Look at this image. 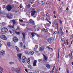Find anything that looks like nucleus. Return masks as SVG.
Masks as SVG:
<instances>
[{
    "label": "nucleus",
    "mask_w": 73,
    "mask_h": 73,
    "mask_svg": "<svg viewBox=\"0 0 73 73\" xmlns=\"http://www.w3.org/2000/svg\"><path fill=\"white\" fill-rule=\"evenodd\" d=\"M22 60L24 64H25L26 62H27L28 64H30V62H31V59L30 58H29L27 59L25 56H23L22 58Z\"/></svg>",
    "instance_id": "obj_1"
},
{
    "label": "nucleus",
    "mask_w": 73,
    "mask_h": 73,
    "mask_svg": "<svg viewBox=\"0 0 73 73\" xmlns=\"http://www.w3.org/2000/svg\"><path fill=\"white\" fill-rule=\"evenodd\" d=\"M55 24V27L56 28V27H57V28L58 27V23H56Z\"/></svg>",
    "instance_id": "obj_31"
},
{
    "label": "nucleus",
    "mask_w": 73,
    "mask_h": 73,
    "mask_svg": "<svg viewBox=\"0 0 73 73\" xmlns=\"http://www.w3.org/2000/svg\"><path fill=\"white\" fill-rule=\"evenodd\" d=\"M68 56L69 57V58H70V59H72V58H73V56H71H71L70 54H69L68 55Z\"/></svg>",
    "instance_id": "obj_27"
},
{
    "label": "nucleus",
    "mask_w": 73,
    "mask_h": 73,
    "mask_svg": "<svg viewBox=\"0 0 73 73\" xmlns=\"http://www.w3.org/2000/svg\"><path fill=\"white\" fill-rule=\"evenodd\" d=\"M19 21L22 23V22H23V20L19 19Z\"/></svg>",
    "instance_id": "obj_43"
},
{
    "label": "nucleus",
    "mask_w": 73,
    "mask_h": 73,
    "mask_svg": "<svg viewBox=\"0 0 73 73\" xmlns=\"http://www.w3.org/2000/svg\"><path fill=\"white\" fill-rule=\"evenodd\" d=\"M46 20L47 21H48H48H49L48 20V19H46Z\"/></svg>",
    "instance_id": "obj_62"
},
{
    "label": "nucleus",
    "mask_w": 73,
    "mask_h": 73,
    "mask_svg": "<svg viewBox=\"0 0 73 73\" xmlns=\"http://www.w3.org/2000/svg\"><path fill=\"white\" fill-rule=\"evenodd\" d=\"M17 56L19 57V59L21 60V54H18L17 55Z\"/></svg>",
    "instance_id": "obj_13"
},
{
    "label": "nucleus",
    "mask_w": 73,
    "mask_h": 73,
    "mask_svg": "<svg viewBox=\"0 0 73 73\" xmlns=\"http://www.w3.org/2000/svg\"><path fill=\"white\" fill-rule=\"evenodd\" d=\"M42 59H40L38 60V61L39 62H41V61H42Z\"/></svg>",
    "instance_id": "obj_36"
},
{
    "label": "nucleus",
    "mask_w": 73,
    "mask_h": 73,
    "mask_svg": "<svg viewBox=\"0 0 73 73\" xmlns=\"http://www.w3.org/2000/svg\"><path fill=\"white\" fill-rule=\"evenodd\" d=\"M25 71H26V72H27V73H28V70H27V69H25Z\"/></svg>",
    "instance_id": "obj_49"
},
{
    "label": "nucleus",
    "mask_w": 73,
    "mask_h": 73,
    "mask_svg": "<svg viewBox=\"0 0 73 73\" xmlns=\"http://www.w3.org/2000/svg\"><path fill=\"white\" fill-rule=\"evenodd\" d=\"M29 53L31 55H33L35 53V52L33 51H30Z\"/></svg>",
    "instance_id": "obj_14"
},
{
    "label": "nucleus",
    "mask_w": 73,
    "mask_h": 73,
    "mask_svg": "<svg viewBox=\"0 0 73 73\" xmlns=\"http://www.w3.org/2000/svg\"><path fill=\"white\" fill-rule=\"evenodd\" d=\"M58 69H56V73H57V71H58Z\"/></svg>",
    "instance_id": "obj_60"
},
{
    "label": "nucleus",
    "mask_w": 73,
    "mask_h": 73,
    "mask_svg": "<svg viewBox=\"0 0 73 73\" xmlns=\"http://www.w3.org/2000/svg\"><path fill=\"white\" fill-rule=\"evenodd\" d=\"M1 7H0V14H1L2 13H1Z\"/></svg>",
    "instance_id": "obj_46"
},
{
    "label": "nucleus",
    "mask_w": 73,
    "mask_h": 73,
    "mask_svg": "<svg viewBox=\"0 0 73 73\" xmlns=\"http://www.w3.org/2000/svg\"><path fill=\"white\" fill-rule=\"evenodd\" d=\"M46 67L48 69H50V65H49V64H46Z\"/></svg>",
    "instance_id": "obj_18"
},
{
    "label": "nucleus",
    "mask_w": 73,
    "mask_h": 73,
    "mask_svg": "<svg viewBox=\"0 0 73 73\" xmlns=\"http://www.w3.org/2000/svg\"><path fill=\"white\" fill-rule=\"evenodd\" d=\"M6 9L9 12L11 11L12 9V7L11 6V5H9L6 7Z\"/></svg>",
    "instance_id": "obj_4"
},
{
    "label": "nucleus",
    "mask_w": 73,
    "mask_h": 73,
    "mask_svg": "<svg viewBox=\"0 0 73 73\" xmlns=\"http://www.w3.org/2000/svg\"><path fill=\"white\" fill-rule=\"evenodd\" d=\"M33 73H39V71H36L35 72Z\"/></svg>",
    "instance_id": "obj_38"
},
{
    "label": "nucleus",
    "mask_w": 73,
    "mask_h": 73,
    "mask_svg": "<svg viewBox=\"0 0 73 73\" xmlns=\"http://www.w3.org/2000/svg\"><path fill=\"white\" fill-rule=\"evenodd\" d=\"M62 47L63 48H65V47L64 46V44H62Z\"/></svg>",
    "instance_id": "obj_47"
},
{
    "label": "nucleus",
    "mask_w": 73,
    "mask_h": 73,
    "mask_svg": "<svg viewBox=\"0 0 73 73\" xmlns=\"http://www.w3.org/2000/svg\"><path fill=\"white\" fill-rule=\"evenodd\" d=\"M5 32H7L8 31V29L5 27H4Z\"/></svg>",
    "instance_id": "obj_24"
},
{
    "label": "nucleus",
    "mask_w": 73,
    "mask_h": 73,
    "mask_svg": "<svg viewBox=\"0 0 73 73\" xmlns=\"http://www.w3.org/2000/svg\"><path fill=\"white\" fill-rule=\"evenodd\" d=\"M9 32L11 34H12V32H11V31H9Z\"/></svg>",
    "instance_id": "obj_63"
},
{
    "label": "nucleus",
    "mask_w": 73,
    "mask_h": 73,
    "mask_svg": "<svg viewBox=\"0 0 73 73\" xmlns=\"http://www.w3.org/2000/svg\"><path fill=\"white\" fill-rule=\"evenodd\" d=\"M13 40L14 42H17L18 41V39L16 37H14L13 38Z\"/></svg>",
    "instance_id": "obj_7"
},
{
    "label": "nucleus",
    "mask_w": 73,
    "mask_h": 73,
    "mask_svg": "<svg viewBox=\"0 0 73 73\" xmlns=\"http://www.w3.org/2000/svg\"><path fill=\"white\" fill-rule=\"evenodd\" d=\"M32 11H35V8H32Z\"/></svg>",
    "instance_id": "obj_41"
},
{
    "label": "nucleus",
    "mask_w": 73,
    "mask_h": 73,
    "mask_svg": "<svg viewBox=\"0 0 73 73\" xmlns=\"http://www.w3.org/2000/svg\"><path fill=\"white\" fill-rule=\"evenodd\" d=\"M16 72L17 73H21V67H19L17 68Z\"/></svg>",
    "instance_id": "obj_5"
},
{
    "label": "nucleus",
    "mask_w": 73,
    "mask_h": 73,
    "mask_svg": "<svg viewBox=\"0 0 73 73\" xmlns=\"http://www.w3.org/2000/svg\"><path fill=\"white\" fill-rule=\"evenodd\" d=\"M38 45H36L35 46V47L36 48H34L33 49V50H34V51H36V49H37V48H38Z\"/></svg>",
    "instance_id": "obj_23"
},
{
    "label": "nucleus",
    "mask_w": 73,
    "mask_h": 73,
    "mask_svg": "<svg viewBox=\"0 0 73 73\" xmlns=\"http://www.w3.org/2000/svg\"><path fill=\"white\" fill-rule=\"evenodd\" d=\"M60 30L61 32H62V28H61V27H60Z\"/></svg>",
    "instance_id": "obj_48"
},
{
    "label": "nucleus",
    "mask_w": 73,
    "mask_h": 73,
    "mask_svg": "<svg viewBox=\"0 0 73 73\" xmlns=\"http://www.w3.org/2000/svg\"><path fill=\"white\" fill-rule=\"evenodd\" d=\"M0 69L1 70V72H3V71L4 70L3 68L2 67H1V66H0Z\"/></svg>",
    "instance_id": "obj_34"
},
{
    "label": "nucleus",
    "mask_w": 73,
    "mask_h": 73,
    "mask_svg": "<svg viewBox=\"0 0 73 73\" xmlns=\"http://www.w3.org/2000/svg\"><path fill=\"white\" fill-rule=\"evenodd\" d=\"M44 57H46V56L45 55H44V54H43Z\"/></svg>",
    "instance_id": "obj_64"
},
{
    "label": "nucleus",
    "mask_w": 73,
    "mask_h": 73,
    "mask_svg": "<svg viewBox=\"0 0 73 73\" xmlns=\"http://www.w3.org/2000/svg\"><path fill=\"white\" fill-rule=\"evenodd\" d=\"M57 21H56L54 23V24H57Z\"/></svg>",
    "instance_id": "obj_45"
},
{
    "label": "nucleus",
    "mask_w": 73,
    "mask_h": 73,
    "mask_svg": "<svg viewBox=\"0 0 73 73\" xmlns=\"http://www.w3.org/2000/svg\"><path fill=\"white\" fill-rule=\"evenodd\" d=\"M9 64H11V65H12V64H14V62H9Z\"/></svg>",
    "instance_id": "obj_35"
},
{
    "label": "nucleus",
    "mask_w": 73,
    "mask_h": 73,
    "mask_svg": "<svg viewBox=\"0 0 73 73\" xmlns=\"http://www.w3.org/2000/svg\"><path fill=\"white\" fill-rule=\"evenodd\" d=\"M41 73H46V72L44 71H42L41 72Z\"/></svg>",
    "instance_id": "obj_58"
},
{
    "label": "nucleus",
    "mask_w": 73,
    "mask_h": 73,
    "mask_svg": "<svg viewBox=\"0 0 73 73\" xmlns=\"http://www.w3.org/2000/svg\"><path fill=\"white\" fill-rule=\"evenodd\" d=\"M11 70L12 72H16V69L14 68H11Z\"/></svg>",
    "instance_id": "obj_22"
},
{
    "label": "nucleus",
    "mask_w": 73,
    "mask_h": 73,
    "mask_svg": "<svg viewBox=\"0 0 73 73\" xmlns=\"http://www.w3.org/2000/svg\"><path fill=\"white\" fill-rule=\"evenodd\" d=\"M48 23H49L51 24V22L50 21H48Z\"/></svg>",
    "instance_id": "obj_56"
},
{
    "label": "nucleus",
    "mask_w": 73,
    "mask_h": 73,
    "mask_svg": "<svg viewBox=\"0 0 73 73\" xmlns=\"http://www.w3.org/2000/svg\"><path fill=\"white\" fill-rule=\"evenodd\" d=\"M19 44L20 45L21 47H22L23 46V43L20 42H19Z\"/></svg>",
    "instance_id": "obj_21"
},
{
    "label": "nucleus",
    "mask_w": 73,
    "mask_h": 73,
    "mask_svg": "<svg viewBox=\"0 0 73 73\" xmlns=\"http://www.w3.org/2000/svg\"><path fill=\"white\" fill-rule=\"evenodd\" d=\"M46 48H48L49 49V50H51L52 51H53V49L52 48H50L48 46H47L46 47Z\"/></svg>",
    "instance_id": "obj_19"
},
{
    "label": "nucleus",
    "mask_w": 73,
    "mask_h": 73,
    "mask_svg": "<svg viewBox=\"0 0 73 73\" xmlns=\"http://www.w3.org/2000/svg\"><path fill=\"white\" fill-rule=\"evenodd\" d=\"M47 41L49 42H53V38H48L47 39Z\"/></svg>",
    "instance_id": "obj_6"
},
{
    "label": "nucleus",
    "mask_w": 73,
    "mask_h": 73,
    "mask_svg": "<svg viewBox=\"0 0 73 73\" xmlns=\"http://www.w3.org/2000/svg\"><path fill=\"white\" fill-rule=\"evenodd\" d=\"M11 21H12L13 25L16 24V22L15 21V20L14 19H13V20H11Z\"/></svg>",
    "instance_id": "obj_17"
},
{
    "label": "nucleus",
    "mask_w": 73,
    "mask_h": 73,
    "mask_svg": "<svg viewBox=\"0 0 73 73\" xmlns=\"http://www.w3.org/2000/svg\"><path fill=\"white\" fill-rule=\"evenodd\" d=\"M37 60H35L33 63L34 66H35L37 65H36V63H37Z\"/></svg>",
    "instance_id": "obj_12"
},
{
    "label": "nucleus",
    "mask_w": 73,
    "mask_h": 73,
    "mask_svg": "<svg viewBox=\"0 0 73 73\" xmlns=\"http://www.w3.org/2000/svg\"><path fill=\"white\" fill-rule=\"evenodd\" d=\"M26 7H27V8H29L30 7V5L28 4L27 5H26Z\"/></svg>",
    "instance_id": "obj_32"
},
{
    "label": "nucleus",
    "mask_w": 73,
    "mask_h": 73,
    "mask_svg": "<svg viewBox=\"0 0 73 73\" xmlns=\"http://www.w3.org/2000/svg\"><path fill=\"white\" fill-rule=\"evenodd\" d=\"M17 29H20V27H17Z\"/></svg>",
    "instance_id": "obj_52"
},
{
    "label": "nucleus",
    "mask_w": 73,
    "mask_h": 73,
    "mask_svg": "<svg viewBox=\"0 0 73 73\" xmlns=\"http://www.w3.org/2000/svg\"><path fill=\"white\" fill-rule=\"evenodd\" d=\"M48 23H49L51 24V22L50 21H48Z\"/></svg>",
    "instance_id": "obj_55"
},
{
    "label": "nucleus",
    "mask_w": 73,
    "mask_h": 73,
    "mask_svg": "<svg viewBox=\"0 0 73 73\" xmlns=\"http://www.w3.org/2000/svg\"><path fill=\"white\" fill-rule=\"evenodd\" d=\"M28 67L29 68H30V69H33V67H32V66L31 64H29L28 66Z\"/></svg>",
    "instance_id": "obj_16"
},
{
    "label": "nucleus",
    "mask_w": 73,
    "mask_h": 73,
    "mask_svg": "<svg viewBox=\"0 0 73 73\" xmlns=\"http://www.w3.org/2000/svg\"><path fill=\"white\" fill-rule=\"evenodd\" d=\"M15 47H16V49L18 50L19 49V48L17 47V46H15Z\"/></svg>",
    "instance_id": "obj_51"
},
{
    "label": "nucleus",
    "mask_w": 73,
    "mask_h": 73,
    "mask_svg": "<svg viewBox=\"0 0 73 73\" xmlns=\"http://www.w3.org/2000/svg\"><path fill=\"white\" fill-rule=\"evenodd\" d=\"M3 9L5 8V5H3Z\"/></svg>",
    "instance_id": "obj_53"
},
{
    "label": "nucleus",
    "mask_w": 73,
    "mask_h": 73,
    "mask_svg": "<svg viewBox=\"0 0 73 73\" xmlns=\"http://www.w3.org/2000/svg\"><path fill=\"white\" fill-rule=\"evenodd\" d=\"M44 47L43 46L41 47L39 49V51L40 52H42L44 50Z\"/></svg>",
    "instance_id": "obj_11"
},
{
    "label": "nucleus",
    "mask_w": 73,
    "mask_h": 73,
    "mask_svg": "<svg viewBox=\"0 0 73 73\" xmlns=\"http://www.w3.org/2000/svg\"><path fill=\"white\" fill-rule=\"evenodd\" d=\"M8 27H9V28H11L12 27V26L11 25H8Z\"/></svg>",
    "instance_id": "obj_37"
},
{
    "label": "nucleus",
    "mask_w": 73,
    "mask_h": 73,
    "mask_svg": "<svg viewBox=\"0 0 73 73\" xmlns=\"http://www.w3.org/2000/svg\"><path fill=\"white\" fill-rule=\"evenodd\" d=\"M54 71L53 70H52L50 71V73H53Z\"/></svg>",
    "instance_id": "obj_50"
},
{
    "label": "nucleus",
    "mask_w": 73,
    "mask_h": 73,
    "mask_svg": "<svg viewBox=\"0 0 73 73\" xmlns=\"http://www.w3.org/2000/svg\"><path fill=\"white\" fill-rule=\"evenodd\" d=\"M48 23H49L51 24V22L50 21H48Z\"/></svg>",
    "instance_id": "obj_57"
},
{
    "label": "nucleus",
    "mask_w": 73,
    "mask_h": 73,
    "mask_svg": "<svg viewBox=\"0 0 73 73\" xmlns=\"http://www.w3.org/2000/svg\"><path fill=\"white\" fill-rule=\"evenodd\" d=\"M29 23H31L32 25L35 24V22L32 19H30L29 21Z\"/></svg>",
    "instance_id": "obj_8"
},
{
    "label": "nucleus",
    "mask_w": 73,
    "mask_h": 73,
    "mask_svg": "<svg viewBox=\"0 0 73 73\" xmlns=\"http://www.w3.org/2000/svg\"><path fill=\"white\" fill-rule=\"evenodd\" d=\"M31 16H33L35 15V13L37 12V11H31Z\"/></svg>",
    "instance_id": "obj_9"
},
{
    "label": "nucleus",
    "mask_w": 73,
    "mask_h": 73,
    "mask_svg": "<svg viewBox=\"0 0 73 73\" xmlns=\"http://www.w3.org/2000/svg\"><path fill=\"white\" fill-rule=\"evenodd\" d=\"M31 35H32V36L33 37H35V35H35V33H32L31 34Z\"/></svg>",
    "instance_id": "obj_28"
},
{
    "label": "nucleus",
    "mask_w": 73,
    "mask_h": 73,
    "mask_svg": "<svg viewBox=\"0 0 73 73\" xmlns=\"http://www.w3.org/2000/svg\"><path fill=\"white\" fill-rule=\"evenodd\" d=\"M7 44L8 46H11V44H10V42H7Z\"/></svg>",
    "instance_id": "obj_30"
},
{
    "label": "nucleus",
    "mask_w": 73,
    "mask_h": 73,
    "mask_svg": "<svg viewBox=\"0 0 73 73\" xmlns=\"http://www.w3.org/2000/svg\"><path fill=\"white\" fill-rule=\"evenodd\" d=\"M68 9H69V8H68V7L66 9V11H68Z\"/></svg>",
    "instance_id": "obj_61"
},
{
    "label": "nucleus",
    "mask_w": 73,
    "mask_h": 73,
    "mask_svg": "<svg viewBox=\"0 0 73 73\" xmlns=\"http://www.w3.org/2000/svg\"><path fill=\"white\" fill-rule=\"evenodd\" d=\"M0 38L3 40H7V38L6 37L5 35H1L0 36Z\"/></svg>",
    "instance_id": "obj_3"
},
{
    "label": "nucleus",
    "mask_w": 73,
    "mask_h": 73,
    "mask_svg": "<svg viewBox=\"0 0 73 73\" xmlns=\"http://www.w3.org/2000/svg\"><path fill=\"white\" fill-rule=\"evenodd\" d=\"M57 32L56 31H54L53 32V34L54 35H56V34H57Z\"/></svg>",
    "instance_id": "obj_33"
},
{
    "label": "nucleus",
    "mask_w": 73,
    "mask_h": 73,
    "mask_svg": "<svg viewBox=\"0 0 73 73\" xmlns=\"http://www.w3.org/2000/svg\"><path fill=\"white\" fill-rule=\"evenodd\" d=\"M12 16H13L12 14L10 13H9L7 15V18H8V19H9L10 20H11V19H12Z\"/></svg>",
    "instance_id": "obj_2"
},
{
    "label": "nucleus",
    "mask_w": 73,
    "mask_h": 73,
    "mask_svg": "<svg viewBox=\"0 0 73 73\" xmlns=\"http://www.w3.org/2000/svg\"><path fill=\"white\" fill-rule=\"evenodd\" d=\"M48 23H49L51 24V22L50 21H48Z\"/></svg>",
    "instance_id": "obj_54"
},
{
    "label": "nucleus",
    "mask_w": 73,
    "mask_h": 73,
    "mask_svg": "<svg viewBox=\"0 0 73 73\" xmlns=\"http://www.w3.org/2000/svg\"><path fill=\"white\" fill-rule=\"evenodd\" d=\"M1 31L2 32H3V33H5V31H4V27L1 30Z\"/></svg>",
    "instance_id": "obj_25"
},
{
    "label": "nucleus",
    "mask_w": 73,
    "mask_h": 73,
    "mask_svg": "<svg viewBox=\"0 0 73 73\" xmlns=\"http://www.w3.org/2000/svg\"><path fill=\"white\" fill-rule=\"evenodd\" d=\"M5 52L4 51H1V55L3 56L5 55Z\"/></svg>",
    "instance_id": "obj_10"
},
{
    "label": "nucleus",
    "mask_w": 73,
    "mask_h": 73,
    "mask_svg": "<svg viewBox=\"0 0 73 73\" xmlns=\"http://www.w3.org/2000/svg\"><path fill=\"white\" fill-rule=\"evenodd\" d=\"M46 25H47V26H48V27H49L50 26V25H49V23H46Z\"/></svg>",
    "instance_id": "obj_40"
},
{
    "label": "nucleus",
    "mask_w": 73,
    "mask_h": 73,
    "mask_svg": "<svg viewBox=\"0 0 73 73\" xmlns=\"http://www.w3.org/2000/svg\"><path fill=\"white\" fill-rule=\"evenodd\" d=\"M63 33H64L62 31H60V34L62 36V35H63Z\"/></svg>",
    "instance_id": "obj_39"
},
{
    "label": "nucleus",
    "mask_w": 73,
    "mask_h": 73,
    "mask_svg": "<svg viewBox=\"0 0 73 73\" xmlns=\"http://www.w3.org/2000/svg\"><path fill=\"white\" fill-rule=\"evenodd\" d=\"M15 33L17 35H20V32L15 31Z\"/></svg>",
    "instance_id": "obj_29"
},
{
    "label": "nucleus",
    "mask_w": 73,
    "mask_h": 73,
    "mask_svg": "<svg viewBox=\"0 0 73 73\" xmlns=\"http://www.w3.org/2000/svg\"><path fill=\"white\" fill-rule=\"evenodd\" d=\"M66 72H67V73L69 72V70L68 68L66 69Z\"/></svg>",
    "instance_id": "obj_42"
},
{
    "label": "nucleus",
    "mask_w": 73,
    "mask_h": 73,
    "mask_svg": "<svg viewBox=\"0 0 73 73\" xmlns=\"http://www.w3.org/2000/svg\"><path fill=\"white\" fill-rule=\"evenodd\" d=\"M22 35H23V38L24 40H25V33H22Z\"/></svg>",
    "instance_id": "obj_20"
},
{
    "label": "nucleus",
    "mask_w": 73,
    "mask_h": 73,
    "mask_svg": "<svg viewBox=\"0 0 73 73\" xmlns=\"http://www.w3.org/2000/svg\"><path fill=\"white\" fill-rule=\"evenodd\" d=\"M25 54H27L28 53V51H25Z\"/></svg>",
    "instance_id": "obj_44"
},
{
    "label": "nucleus",
    "mask_w": 73,
    "mask_h": 73,
    "mask_svg": "<svg viewBox=\"0 0 73 73\" xmlns=\"http://www.w3.org/2000/svg\"><path fill=\"white\" fill-rule=\"evenodd\" d=\"M53 13H54V14H56V12L55 11H54L53 12Z\"/></svg>",
    "instance_id": "obj_59"
},
{
    "label": "nucleus",
    "mask_w": 73,
    "mask_h": 73,
    "mask_svg": "<svg viewBox=\"0 0 73 73\" xmlns=\"http://www.w3.org/2000/svg\"><path fill=\"white\" fill-rule=\"evenodd\" d=\"M44 62H46V61H47V57H46V56H44Z\"/></svg>",
    "instance_id": "obj_15"
},
{
    "label": "nucleus",
    "mask_w": 73,
    "mask_h": 73,
    "mask_svg": "<svg viewBox=\"0 0 73 73\" xmlns=\"http://www.w3.org/2000/svg\"><path fill=\"white\" fill-rule=\"evenodd\" d=\"M43 31H44V32H48V30L46 29H42Z\"/></svg>",
    "instance_id": "obj_26"
}]
</instances>
